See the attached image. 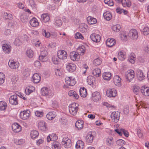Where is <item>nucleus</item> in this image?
<instances>
[{
    "label": "nucleus",
    "mask_w": 149,
    "mask_h": 149,
    "mask_svg": "<svg viewBox=\"0 0 149 149\" xmlns=\"http://www.w3.org/2000/svg\"><path fill=\"white\" fill-rule=\"evenodd\" d=\"M41 76L39 74L36 73L33 74L32 77L33 82L34 83H38L40 81Z\"/></svg>",
    "instance_id": "aec40b11"
},
{
    "label": "nucleus",
    "mask_w": 149,
    "mask_h": 149,
    "mask_svg": "<svg viewBox=\"0 0 149 149\" xmlns=\"http://www.w3.org/2000/svg\"><path fill=\"white\" fill-rule=\"evenodd\" d=\"M107 144L109 146L113 145V139L112 137L107 138L106 140Z\"/></svg>",
    "instance_id": "3c124183"
},
{
    "label": "nucleus",
    "mask_w": 149,
    "mask_h": 149,
    "mask_svg": "<svg viewBox=\"0 0 149 149\" xmlns=\"http://www.w3.org/2000/svg\"><path fill=\"white\" fill-rule=\"evenodd\" d=\"M57 56L60 59L65 60L67 58V53L64 50H60L58 51Z\"/></svg>",
    "instance_id": "0eeeda50"
},
{
    "label": "nucleus",
    "mask_w": 149,
    "mask_h": 149,
    "mask_svg": "<svg viewBox=\"0 0 149 149\" xmlns=\"http://www.w3.org/2000/svg\"><path fill=\"white\" fill-rule=\"evenodd\" d=\"M143 34L145 35H147L149 34V28L148 27H144L143 31Z\"/></svg>",
    "instance_id": "0e129e2a"
},
{
    "label": "nucleus",
    "mask_w": 149,
    "mask_h": 149,
    "mask_svg": "<svg viewBox=\"0 0 149 149\" xmlns=\"http://www.w3.org/2000/svg\"><path fill=\"white\" fill-rule=\"evenodd\" d=\"M136 56L133 53H131L129 56L128 58V61L131 63L134 64L135 63Z\"/></svg>",
    "instance_id": "79ce46f5"
},
{
    "label": "nucleus",
    "mask_w": 149,
    "mask_h": 149,
    "mask_svg": "<svg viewBox=\"0 0 149 149\" xmlns=\"http://www.w3.org/2000/svg\"><path fill=\"white\" fill-rule=\"evenodd\" d=\"M17 96L16 95L11 96L9 99V102L12 105H17L18 104Z\"/></svg>",
    "instance_id": "2eb2a0df"
},
{
    "label": "nucleus",
    "mask_w": 149,
    "mask_h": 149,
    "mask_svg": "<svg viewBox=\"0 0 149 149\" xmlns=\"http://www.w3.org/2000/svg\"><path fill=\"white\" fill-rule=\"evenodd\" d=\"M30 111L29 110H24L20 113V118L24 120L28 119L30 116Z\"/></svg>",
    "instance_id": "20e7f679"
},
{
    "label": "nucleus",
    "mask_w": 149,
    "mask_h": 149,
    "mask_svg": "<svg viewBox=\"0 0 149 149\" xmlns=\"http://www.w3.org/2000/svg\"><path fill=\"white\" fill-rule=\"evenodd\" d=\"M121 79L118 75L114 76L113 79V82L115 85L117 86H120L121 85Z\"/></svg>",
    "instance_id": "4be33fe9"
},
{
    "label": "nucleus",
    "mask_w": 149,
    "mask_h": 149,
    "mask_svg": "<svg viewBox=\"0 0 149 149\" xmlns=\"http://www.w3.org/2000/svg\"><path fill=\"white\" fill-rule=\"evenodd\" d=\"M104 19L107 21L111 20L112 18L111 14L109 11H107L103 14Z\"/></svg>",
    "instance_id": "4c0bfd02"
},
{
    "label": "nucleus",
    "mask_w": 149,
    "mask_h": 149,
    "mask_svg": "<svg viewBox=\"0 0 149 149\" xmlns=\"http://www.w3.org/2000/svg\"><path fill=\"white\" fill-rule=\"evenodd\" d=\"M75 38L76 39H81L83 40L84 39V37L80 33H76L75 35Z\"/></svg>",
    "instance_id": "680f3d73"
},
{
    "label": "nucleus",
    "mask_w": 149,
    "mask_h": 149,
    "mask_svg": "<svg viewBox=\"0 0 149 149\" xmlns=\"http://www.w3.org/2000/svg\"><path fill=\"white\" fill-rule=\"evenodd\" d=\"M134 71L132 70H130L127 72L126 77L127 81L130 82L135 76Z\"/></svg>",
    "instance_id": "1a4fd4ad"
},
{
    "label": "nucleus",
    "mask_w": 149,
    "mask_h": 149,
    "mask_svg": "<svg viewBox=\"0 0 149 149\" xmlns=\"http://www.w3.org/2000/svg\"><path fill=\"white\" fill-rule=\"evenodd\" d=\"M121 3L124 7H130L131 5V2L130 0H122Z\"/></svg>",
    "instance_id": "58836bf2"
},
{
    "label": "nucleus",
    "mask_w": 149,
    "mask_h": 149,
    "mask_svg": "<svg viewBox=\"0 0 149 149\" xmlns=\"http://www.w3.org/2000/svg\"><path fill=\"white\" fill-rule=\"evenodd\" d=\"M120 37L122 40L124 41H126L127 40V35L125 33L123 32L121 33L120 34Z\"/></svg>",
    "instance_id": "69168bd1"
},
{
    "label": "nucleus",
    "mask_w": 149,
    "mask_h": 149,
    "mask_svg": "<svg viewBox=\"0 0 149 149\" xmlns=\"http://www.w3.org/2000/svg\"><path fill=\"white\" fill-rule=\"evenodd\" d=\"M2 49L4 52L6 54H9L11 50V47L8 44H4L2 46Z\"/></svg>",
    "instance_id": "6ab92c4d"
},
{
    "label": "nucleus",
    "mask_w": 149,
    "mask_h": 149,
    "mask_svg": "<svg viewBox=\"0 0 149 149\" xmlns=\"http://www.w3.org/2000/svg\"><path fill=\"white\" fill-rule=\"evenodd\" d=\"M26 55L29 58H32L33 55V52L31 49L27 50L26 51Z\"/></svg>",
    "instance_id": "6e6d98bb"
},
{
    "label": "nucleus",
    "mask_w": 149,
    "mask_h": 149,
    "mask_svg": "<svg viewBox=\"0 0 149 149\" xmlns=\"http://www.w3.org/2000/svg\"><path fill=\"white\" fill-rule=\"evenodd\" d=\"M62 70L61 69H56L55 70V74L57 76H61L62 74Z\"/></svg>",
    "instance_id": "052dcab7"
},
{
    "label": "nucleus",
    "mask_w": 149,
    "mask_h": 149,
    "mask_svg": "<svg viewBox=\"0 0 149 149\" xmlns=\"http://www.w3.org/2000/svg\"><path fill=\"white\" fill-rule=\"evenodd\" d=\"M141 91L142 94L146 96H149V87L142 86L141 89Z\"/></svg>",
    "instance_id": "a211bd4d"
},
{
    "label": "nucleus",
    "mask_w": 149,
    "mask_h": 149,
    "mask_svg": "<svg viewBox=\"0 0 149 149\" xmlns=\"http://www.w3.org/2000/svg\"><path fill=\"white\" fill-rule=\"evenodd\" d=\"M61 148V144L58 142H53L52 145V149H60Z\"/></svg>",
    "instance_id": "49530a36"
},
{
    "label": "nucleus",
    "mask_w": 149,
    "mask_h": 149,
    "mask_svg": "<svg viewBox=\"0 0 149 149\" xmlns=\"http://www.w3.org/2000/svg\"><path fill=\"white\" fill-rule=\"evenodd\" d=\"M102 61L99 58L95 59L93 61L94 64L96 66H98L101 64Z\"/></svg>",
    "instance_id": "774afa93"
},
{
    "label": "nucleus",
    "mask_w": 149,
    "mask_h": 149,
    "mask_svg": "<svg viewBox=\"0 0 149 149\" xmlns=\"http://www.w3.org/2000/svg\"><path fill=\"white\" fill-rule=\"evenodd\" d=\"M20 19L22 22L25 23L28 21L29 19V16L26 13H23L21 15Z\"/></svg>",
    "instance_id": "bb28decb"
},
{
    "label": "nucleus",
    "mask_w": 149,
    "mask_h": 149,
    "mask_svg": "<svg viewBox=\"0 0 149 149\" xmlns=\"http://www.w3.org/2000/svg\"><path fill=\"white\" fill-rule=\"evenodd\" d=\"M85 48L84 46H80L77 48V52L78 53L80 54L81 55H83L85 52Z\"/></svg>",
    "instance_id": "ea45409f"
},
{
    "label": "nucleus",
    "mask_w": 149,
    "mask_h": 149,
    "mask_svg": "<svg viewBox=\"0 0 149 149\" xmlns=\"http://www.w3.org/2000/svg\"><path fill=\"white\" fill-rule=\"evenodd\" d=\"M80 95L82 97H85L87 95L86 90L84 87L81 88L79 90Z\"/></svg>",
    "instance_id": "e433bc0d"
},
{
    "label": "nucleus",
    "mask_w": 149,
    "mask_h": 149,
    "mask_svg": "<svg viewBox=\"0 0 149 149\" xmlns=\"http://www.w3.org/2000/svg\"><path fill=\"white\" fill-rule=\"evenodd\" d=\"M42 20L45 23L48 22L50 20V17L47 13L42 14L41 16Z\"/></svg>",
    "instance_id": "72a5a7b5"
},
{
    "label": "nucleus",
    "mask_w": 149,
    "mask_h": 149,
    "mask_svg": "<svg viewBox=\"0 0 149 149\" xmlns=\"http://www.w3.org/2000/svg\"><path fill=\"white\" fill-rule=\"evenodd\" d=\"M62 24V21L60 17H57L55 18L54 25L58 27H60Z\"/></svg>",
    "instance_id": "c85d7f7f"
},
{
    "label": "nucleus",
    "mask_w": 149,
    "mask_h": 149,
    "mask_svg": "<svg viewBox=\"0 0 149 149\" xmlns=\"http://www.w3.org/2000/svg\"><path fill=\"white\" fill-rule=\"evenodd\" d=\"M100 97V94L98 92H95L92 93V99L94 101L97 102Z\"/></svg>",
    "instance_id": "5701e85b"
},
{
    "label": "nucleus",
    "mask_w": 149,
    "mask_h": 149,
    "mask_svg": "<svg viewBox=\"0 0 149 149\" xmlns=\"http://www.w3.org/2000/svg\"><path fill=\"white\" fill-rule=\"evenodd\" d=\"M140 88L139 86H134L133 91L135 94L138 95L140 92Z\"/></svg>",
    "instance_id": "864d4df0"
},
{
    "label": "nucleus",
    "mask_w": 149,
    "mask_h": 149,
    "mask_svg": "<svg viewBox=\"0 0 149 149\" xmlns=\"http://www.w3.org/2000/svg\"><path fill=\"white\" fill-rule=\"evenodd\" d=\"M137 77L138 79L140 81H142L145 78V76L143 75V72L140 70H138L137 71Z\"/></svg>",
    "instance_id": "a878e982"
},
{
    "label": "nucleus",
    "mask_w": 149,
    "mask_h": 149,
    "mask_svg": "<svg viewBox=\"0 0 149 149\" xmlns=\"http://www.w3.org/2000/svg\"><path fill=\"white\" fill-rule=\"evenodd\" d=\"M13 130L15 132H20L21 130V127L18 123H14L12 125Z\"/></svg>",
    "instance_id": "f3484780"
},
{
    "label": "nucleus",
    "mask_w": 149,
    "mask_h": 149,
    "mask_svg": "<svg viewBox=\"0 0 149 149\" xmlns=\"http://www.w3.org/2000/svg\"><path fill=\"white\" fill-rule=\"evenodd\" d=\"M116 143L118 146L122 147L125 144V141L123 140L120 139L117 141Z\"/></svg>",
    "instance_id": "bf43d9fd"
},
{
    "label": "nucleus",
    "mask_w": 149,
    "mask_h": 149,
    "mask_svg": "<svg viewBox=\"0 0 149 149\" xmlns=\"http://www.w3.org/2000/svg\"><path fill=\"white\" fill-rule=\"evenodd\" d=\"M31 26L33 27H36L39 25V22L38 20L35 17H33L31 19L29 22Z\"/></svg>",
    "instance_id": "393cba45"
},
{
    "label": "nucleus",
    "mask_w": 149,
    "mask_h": 149,
    "mask_svg": "<svg viewBox=\"0 0 149 149\" xmlns=\"http://www.w3.org/2000/svg\"><path fill=\"white\" fill-rule=\"evenodd\" d=\"M61 144L66 148H70L72 145L71 141L68 137H65L62 139Z\"/></svg>",
    "instance_id": "7ed1b4c3"
},
{
    "label": "nucleus",
    "mask_w": 149,
    "mask_h": 149,
    "mask_svg": "<svg viewBox=\"0 0 149 149\" xmlns=\"http://www.w3.org/2000/svg\"><path fill=\"white\" fill-rule=\"evenodd\" d=\"M106 94L108 97H115L116 96L117 92L114 88L108 89L107 91Z\"/></svg>",
    "instance_id": "9b49d317"
},
{
    "label": "nucleus",
    "mask_w": 149,
    "mask_h": 149,
    "mask_svg": "<svg viewBox=\"0 0 149 149\" xmlns=\"http://www.w3.org/2000/svg\"><path fill=\"white\" fill-rule=\"evenodd\" d=\"M65 81L66 84L69 86H73L76 83L74 79L72 77H67L65 78Z\"/></svg>",
    "instance_id": "f8f14e48"
},
{
    "label": "nucleus",
    "mask_w": 149,
    "mask_h": 149,
    "mask_svg": "<svg viewBox=\"0 0 149 149\" xmlns=\"http://www.w3.org/2000/svg\"><path fill=\"white\" fill-rule=\"evenodd\" d=\"M88 28L87 25L85 24H81L79 26V30L82 33L86 32Z\"/></svg>",
    "instance_id": "b1692460"
},
{
    "label": "nucleus",
    "mask_w": 149,
    "mask_h": 149,
    "mask_svg": "<svg viewBox=\"0 0 149 149\" xmlns=\"http://www.w3.org/2000/svg\"><path fill=\"white\" fill-rule=\"evenodd\" d=\"M70 57L72 61H77L79 59V54L77 52H71L70 53Z\"/></svg>",
    "instance_id": "9d476101"
},
{
    "label": "nucleus",
    "mask_w": 149,
    "mask_h": 149,
    "mask_svg": "<svg viewBox=\"0 0 149 149\" xmlns=\"http://www.w3.org/2000/svg\"><path fill=\"white\" fill-rule=\"evenodd\" d=\"M38 127L39 130L43 131H45L46 128L45 123L43 121H40L38 123Z\"/></svg>",
    "instance_id": "cd10ccee"
},
{
    "label": "nucleus",
    "mask_w": 149,
    "mask_h": 149,
    "mask_svg": "<svg viewBox=\"0 0 149 149\" xmlns=\"http://www.w3.org/2000/svg\"><path fill=\"white\" fill-rule=\"evenodd\" d=\"M87 19L88 22L90 24H95L97 22L96 19L90 16L87 17Z\"/></svg>",
    "instance_id": "473e14b6"
},
{
    "label": "nucleus",
    "mask_w": 149,
    "mask_h": 149,
    "mask_svg": "<svg viewBox=\"0 0 149 149\" xmlns=\"http://www.w3.org/2000/svg\"><path fill=\"white\" fill-rule=\"evenodd\" d=\"M94 138V135L92 132H90L87 134L86 137V141L88 143H91L93 142Z\"/></svg>",
    "instance_id": "ddd939ff"
},
{
    "label": "nucleus",
    "mask_w": 149,
    "mask_h": 149,
    "mask_svg": "<svg viewBox=\"0 0 149 149\" xmlns=\"http://www.w3.org/2000/svg\"><path fill=\"white\" fill-rule=\"evenodd\" d=\"M120 28V26L119 24L113 25L112 27V30L115 32H118Z\"/></svg>",
    "instance_id": "603ef678"
},
{
    "label": "nucleus",
    "mask_w": 149,
    "mask_h": 149,
    "mask_svg": "<svg viewBox=\"0 0 149 149\" xmlns=\"http://www.w3.org/2000/svg\"><path fill=\"white\" fill-rule=\"evenodd\" d=\"M78 106V104L75 103H72L70 105L69 109L70 113L73 116L75 115L79 109Z\"/></svg>",
    "instance_id": "f257e3e1"
},
{
    "label": "nucleus",
    "mask_w": 149,
    "mask_h": 149,
    "mask_svg": "<svg viewBox=\"0 0 149 149\" xmlns=\"http://www.w3.org/2000/svg\"><path fill=\"white\" fill-rule=\"evenodd\" d=\"M30 70L27 68H25L23 72V74L26 76H28L29 75Z\"/></svg>",
    "instance_id": "338daca9"
},
{
    "label": "nucleus",
    "mask_w": 149,
    "mask_h": 149,
    "mask_svg": "<svg viewBox=\"0 0 149 149\" xmlns=\"http://www.w3.org/2000/svg\"><path fill=\"white\" fill-rule=\"evenodd\" d=\"M90 38L93 41L96 42H99L101 39L100 36L99 35L94 33H92L91 35Z\"/></svg>",
    "instance_id": "dca6fc26"
},
{
    "label": "nucleus",
    "mask_w": 149,
    "mask_h": 149,
    "mask_svg": "<svg viewBox=\"0 0 149 149\" xmlns=\"http://www.w3.org/2000/svg\"><path fill=\"white\" fill-rule=\"evenodd\" d=\"M120 113L118 111L113 112L111 115L112 120L115 123L117 122L119 119Z\"/></svg>",
    "instance_id": "39448f33"
},
{
    "label": "nucleus",
    "mask_w": 149,
    "mask_h": 149,
    "mask_svg": "<svg viewBox=\"0 0 149 149\" xmlns=\"http://www.w3.org/2000/svg\"><path fill=\"white\" fill-rule=\"evenodd\" d=\"M39 59L43 62L47 61L48 60L47 56L40 55L39 56Z\"/></svg>",
    "instance_id": "5fc2aeb1"
},
{
    "label": "nucleus",
    "mask_w": 149,
    "mask_h": 149,
    "mask_svg": "<svg viewBox=\"0 0 149 149\" xmlns=\"http://www.w3.org/2000/svg\"><path fill=\"white\" fill-rule=\"evenodd\" d=\"M118 59L121 61H123L126 58V53L123 51H121L118 52Z\"/></svg>",
    "instance_id": "c756f323"
},
{
    "label": "nucleus",
    "mask_w": 149,
    "mask_h": 149,
    "mask_svg": "<svg viewBox=\"0 0 149 149\" xmlns=\"http://www.w3.org/2000/svg\"><path fill=\"white\" fill-rule=\"evenodd\" d=\"M41 91L42 95L47 97H51L53 95L52 91L47 87H45L42 88Z\"/></svg>",
    "instance_id": "f03ea898"
},
{
    "label": "nucleus",
    "mask_w": 149,
    "mask_h": 149,
    "mask_svg": "<svg viewBox=\"0 0 149 149\" xmlns=\"http://www.w3.org/2000/svg\"><path fill=\"white\" fill-rule=\"evenodd\" d=\"M58 56H54L52 57V60L53 63L55 64H57L59 63V58Z\"/></svg>",
    "instance_id": "4d7b16f0"
},
{
    "label": "nucleus",
    "mask_w": 149,
    "mask_h": 149,
    "mask_svg": "<svg viewBox=\"0 0 149 149\" xmlns=\"http://www.w3.org/2000/svg\"><path fill=\"white\" fill-rule=\"evenodd\" d=\"M102 77L104 80L109 81L111 78V74L109 72H106L103 73Z\"/></svg>",
    "instance_id": "37998d69"
},
{
    "label": "nucleus",
    "mask_w": 149,
    "mask_h": 149,
    "mask_svg": "<svg viewBox=\"0 0 149 149\" xmlns=\"http://www.w3.org/2000/svg\"><path fill=\"white\" fill-rule=\"evenodd\" d=\"M104 2L105 4L109 6H112L114 4V3L112 0H104Z\"/></svg>",
    "instance_id": "e2e57ef3"
},
{
    "label": "nucleus",
    "mask_w": 149,
    "mask_h": 149,
    "mask_svg": "<svg viewBox=\"0 0 149 149\" xmlns=\"http://www.w3.org/2000/svg\"><path fill=\"white\" fill-rule=\"evenodd\" d=\"M39 135L38 131L35 130H33L30 133V136L32 139H34L38 137Z\"/></svg>",
    "instance_id": "a18cd8bd"
},
{
    "label": "nucleus",
    "mask_w": 149,
    "mask_h": 149,
    "mask_svg": "<svg viewBox=\"0 0 149 149\" xmlns=\"http://www.w3.org/2000/svg\"><path fill=\"white\" fill-rule=\"evenodd\" d=\"M95 79L93 76H88L87 78V82L89 85H91L93 84V81H95Z\"/></svg>",
    "instance_id": "09e8293b"
},
{
    "label": "nucleus",
    "mask_w": 149,
    "mask_h": 149,
    "mask_svg": "<svg viewBox=\"0 0 149 149\" xmlns=\"http://www.w3.org/2000/svg\"><path fill=\"white\" fill-rule=\"evenodd\" d=\"M7 103L4 101L0 102V109L1 110H5L7 107Z\"/></svg>",
    "instance_id": "8fccbe9b"
},
{
    "label": "nucleus",
    "mask_w": 149,
    "mask_h": 149,
    "mask_svg": "<svg viewBox=\"0 0 149 149\" xmlns=\"http://www.w3.org/2000/svg\"><path fill=\"white\" fill-rule=\"evenodd\" d=\"M128 36L134 40H136L138 37L137 31L134 29H131L129 33Z\"/></svg>",
    "instance_id": "6e6552de"
},
{
    "label": "nucleus",
    "mask_w": 149,
    "mask_h": 149,
    "mask_svg": "<svg viewBox=\"0 0 149 149\" xmlns=\"http://www.w3.org/2000/svg\"><path fill=\"white\" fill-rule=\"evenodd\" d=\"M3 17L5 19L8 20H11L13 18L12 15L7 12H5L4 13Z\"/></svg>",
    "instance_id": "c03bdc74"
},
{
    "label": "nucleus",
    "mask_w": 149,
    "mask_h": 149,
    "mask_svg": "<svg viewBox=\"0 0 149 149\" xmlns=\"http://www.w3.org/2000/svg\"><path fill=\"white\" fill-rule=\"evenodd\" d=\"M34 90L35 88L33 87L30 86L26 88L25 92L26 95H29Z\"/></svg>",
    "instance_id": "a19ab883"
},
{
    "label": "nucleus",
    "mask_w": 149,
    "mask_h": 149,
    "mask_svg": "<svg viewBox=\"0 0 149 149\" xmlns=\"http://www.w3.org/2000/svg\"><path fill=\"white\" fill-rule=\"evenodd\" d=\"M8 66L12 69H16L18 68L19 66V63L18 61L14 60H10L8 63Z\"/></svg>",
    "instance_id": "423d86ee"
},
{
    "label": "nucleus",
    "mask_w": 149,
    "mask_h": 149,
    "mask_svg": "<svg viewBox=\"0 0 149 149\" xmlns=\"http://www.w3.org/2000/svg\"><path fill=\"white\" fill-rule=\"evenodd\" d=\"M76 66L73 63H68L66 65V69L70 72H72L76 69Z\"/></svg>",
    "instance_id": "4468645a"
},
{
    "label": "nucleus",
    "mask_w": 149,
    "mask_h": 149,
    "mask_svg": "<svg viewBox=\"0 0 149 149\" xmlns=\"http://www.w3.org/2000/svg\"><path fill=\"white\" fill-rule=\"evenodd\" d=\"M92 74L96 77L100 76L101 74V70L98 68L94 69L92 72Z\"/></svg>",
    "instance_id": "c9c22d12"
},
{
    "label": "nucleus",
    "mask_w": 149,
    "mask_h": 149,
    "mask_svg": "<svg viewBox=\"0 0 149 149\" xmlns=\"http://www.w3.org/2000/svg\"><path fill=\"white\" fill-rule=\"evenodd\" d=\"M84 126V122L81 120H78L75 124V126L78 130L82 129Z\"/></svg>",
    "instance_id": "7c9ffc66"
},
{
    "label": "nucleus",
    "mask_w": 149,
    "mask_h": 149,
    "mask_svg": "<svg viewBox=\"0 0 149 149\" xmlns=\"http://www.w3.org/2000/svg\"><path fill=\"white\" fill-rule=\"evenodd\" d=\"M56 116V113L54 111L49 112L46 115V117L49 120H51Z\"/></svg>",
    "instance_id": "f704fd0d"
},
{
    "label": "nucleus",
    "mask_w": 149,
    "mask_h": 149,
    "mask_svg": "<svg viewBox=\"0 0 149 149\" xmlns=\"http://www.w3.org/2000/svg\"><path fill=\"white\" fill-rule=\"evenodd\" d=\"M29 5L33 8H36L37 7L35 2L33 0H29Z\"/></svg>",
    "instance_id": "13d9d810"
},
{
    "label": "nucleus",
    "mask_w": 149,
    "mask_h": 149,
    "mask_svg": "<svg viewBox=\"0 0 149 149\" xmlns=\"http://www.w3.org/2000/svg\"><path fill=\"white\" fill-rule=\"evenodd\" d=\"M40 55L47 56V49L46 47H42L40 49Z\"/></svg>",
    "instance_id": "de8ad7c7"
},
{
    "label": "nucleus",
    "mask_w": 149,
    "mask_h": 149,
    "mask_svg": "<svg viewBox=\"0 0 149 149\" xmlns=\"http://www.w3.org/2000/svg\"><path fill=\"white\" fill-rule=\"evenodd\" d=\"M75 147L77 149H83L84 147V143L81 140H79L77 141Z\"/></svg>",
    "instance_id": "2f4dec72"
},
{
    "label": "nucleus",
    "mask_w": 149,
    "mask_h": 149,
    "mask_svg": "<svg viewBox=\"0 0 149 149\" xmlns=\"http://www.w3.org/2000/svg\"><path fill=\"white\" fill-rule=\"evenodd\" d=\"M116 43V40L113 38H109L107 40L106 45L109 47H111L114 45Z\"/></svg>",
    "instance_id": "412c9836"
}]
</instances>
